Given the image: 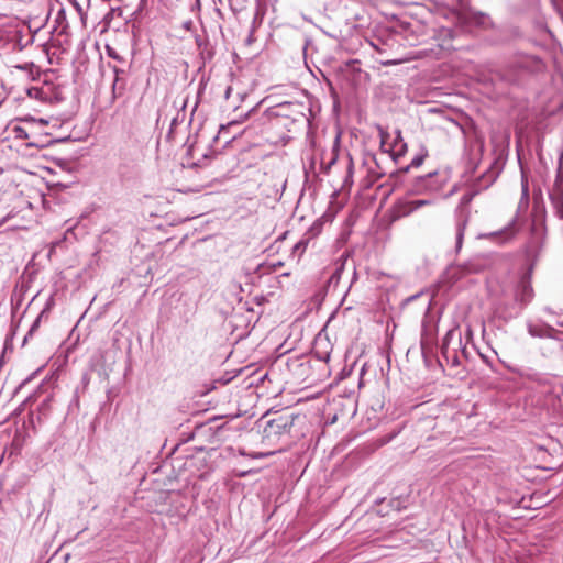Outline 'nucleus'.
<instances>
[{
	"label": "nucleus",
	"mask_w": 563,
	"mask_h": 563,
	"mask_svg": "<svg viewBox=\"0 0 563 563\" xmlns=\"http://www.w3.org/2000/svg\"><path fill=\"white\" fill-rule=\"evenodd\" d=\"M459 8L453 12L456 18L457 24L462 27H468L472 25L484 26L487 21V16L484 13L475 12L471 8L464 4L463 0H457Z\"/></svg>",
	"instance_id": "1"
},
{
	"label": "nucleus",
	"mask_w": 563,
	"mask_h": 563,
	"mask_svg": "<svg viewBox=\"0 0 563 563\" xmlns=\"http://www.w3.org/2000/svg\"><path fill=\"white\" fill-rule=\"evenodd\" d=\"M445 181L446 177L444 175H440L438 172H430L415 179L411 191L413 194H421L423 191H439L442 189Z\"/></svg>",
	"instance_id": "2"
},
{
	"label": "nucleus",
	"mask_w": 563,
	"mask_h": 563,
	"mask_svg": "<svg viewBox=\"0 0 563 563\" xmlns=\"http://www.w3.org/2000/svg\"><path fill=\"white\" fill-rule=\"evenodd\" d=\"M378 132L380 136V147L384 152H387L390 154L391 158L395 162H398L400 157H402L407 152V144L402 142L401 134L398 131L397 136L394 140V143L387 147V140L389 137V134L387 131H385L382 126H378Z\"/></svg>",
	"instance_id": "3"
},
{
	"label": "nucleus",
	"mask_w": 563,
	"mask_h": 563,
	"mask_svg": "<svg viewBox=\"0 0 563 563\" xmlns=\"http://www.w3.org/2000/svg\"><path fill=\"white\" fill-rule=\"evenodd\" d=\"M473 198V194H465L460 200L457 207V222H456V243L455 249L460 251L463 244L464 232L467 225V214H465V208L468 206Z\"/></svg>",
	"instance_id": "4"
},
{
	"label": "nucleus",
	"mask_w": 563,
	"mask_h": 563,
	"mask_svg": "<svg viewBox=\"0 0 563 563\" xmlns=\"http://www.w3.org/2000/svg\"><path fill=\"white\" fill-rule=\"evenodd\" d=\"M489 265V258L484 254H477L459 265V271L463 275L477 274L483 272Z\"/></svg>",
	"instance_id": "5"
},
{
	"label": "nucleus",
	"mask_w": 563,
	"mask_h": 563,
	"mask_svg": "<svg viewBox=\"0 0 563 563\" xmlns=\"http://www.w3.org/2000/svg\"><path fill=\"white\" fill-rule=\"evenodd\" d=\"M24 125H15L12 131L14 136L20 140H31L35 136L36 130L40 125L46 124L44 120L36 121L35 119H26L23 121Z\"/></svg>",
	"instance_id": "6"
},
{
	"label": "nucleus",
	"mask_w": 563,
	"mask_h": 563,
	"mask_svg": "<svg viewBox=\"0 0 563 563\" xmlns=\"http://www.w3.org/2000/svg\"><path fill=\"white\" fill-rule=\"evenodd\" d=\"M515 223H516V221L514 220L507 227H505L498 231L479 234L478 238L479 239H488V240L495 241L499 244H505V243L509 242L510 240H512L514 236L516 235L517 230L515 228Z\"/></svg>",
	"instance_id": "7"
},
{
	"label": "nucleus",
	"mask_w": 563,
	"mask_h": 563,
	"mask_svg": "<svg viewBox=\"0 0 563 563\" xmlns=\"http://www.w3.org/2000/svg\"><path fill=\"white\" fill-rule=\"evenodd\" d=\"M294 424V418L290 416H279L267 422L266 431L274 434H284L290 430Z\"/></svg>",
	"instance_id": "8"
},
{
	"label": "nucleus",
	"mask_w": 563,
	"mask_h": 563,
	"mask_svg": "<svg viewBox=\"0 0 563 563\" xmlns=\"http://www.w3.org/2000/svg\"><path fill=\"white\" fill-rule=\"evenodd\" d=\"M528 333L533 338L556 339L559 331L548 324H528Z\"/></svg>",
	"instance_id": "9"
},
{
	"label": "nucleus",
	"mask_w": 563,
	"mask_h": 563,
	"mask_svg": "<svg viewBox=\"0 0 563 563\" xmlns=\"http://www.w3.org/2000/svg\"><path fill=\"white\" fill-rule=\"evenodd\" d=\"M537 384L544 387L545 393H553L554 387L556 383L559 382L556 376L549 375V374H541V376H538Z\"/></svg>",
	"instance_id": "10"
},
{
	"label": "nucleus",
	"mask_w": 563,
	"mask_h": 563,
	"mask_svg": "<svg viewBox=\"0 0 563 563\" xmlns=\"http://www.w3.org/2000/svg\"><path fill=\"white\" fill-rule=\"evenodd\" d=\"M431 203L429 199H416L408 201L405 206L406 213H411L420 209L421 207L428 206Z\"/></svg>",
	"instance_id": "11"
},
{
	"label": "nucleus",
	"mask_w": 563,
	"mask_h": 563,
	"mask_svg": "<svg viewBox=\"0 0 563 563\" xmlns=\"http://www.w3.org/2000/svg\"><path fill=\"white\" fill-rule=\"evenodd\" d=\"M426 156H427V152H423V153L415 156L411 159V163L402 168V172L407 173L410 168H417V167L421 166L423 161H424V158H426Z\"/></svg>",
	"instance_id": "12"
},
{
	"label": "nucleus",
	"mask_w": 563,
	"mask_h": 563,
	"mask_svg": "<svg viewBox=\"0 0 563 563\" xmlns=\"http://www.w3.org/2000/svg\"><path fill=\"white\" fill-rule=\"evenodd\" d=\"M532 292H533V290L530 285H528V284L522 285L520 300L525 303L529 302L532 298Z\"/></svg>",
	"instance_id": "13"
},
{
	"label": "nucleus",
	"mask_w": 563,
	"mask_h": 563,
	"mask_svg": "<svg viewBox=\"0 0 563 563\" xmlns=\"http://www.w3.org/2000/svg\"><path fill=\"white\" fill-rule=\"evenodd\" d=\"M522 376H523L526 379L530 380V382H534V383H537V382H538V378H537V377H538V376H541V373H537V372H531V371H529V372H527V373L522 374Z\"/></svg>",
	"instance_id": "14"
},
{
	"label": "nucleus",
	"mask_w": 563,
	"mask_h": 563,
	"mask_svg": "<svg viewBox=\"0 0 563 563\" xmlns=\"http://www.w3.org/2000/svg\"><path fill=\"white\" fill-rule=\"evenodd\" d=\"M106 49H107V54H108V56H109L110 58H112V59H117V60H119V62H122L121 56L117 53V51H115L114 48H112V47H110V46H107V47H106Z\"/></svg>",
	"instance_id": "15"
},
{
	"label": "nucleus",
	"mask_w": 563,
	"mask_h": 563,
	"mask_svg": "<svg viewBox=\"0 0 563 563\" xmlns=\"http://www.w3.org/2000/svg\"><path fill=\"white\" fill-rule=\"evenodd\" d=\"M308 241L301 240L294 246V252H300L302 253L307 247Z\"/></svg>",
	"instance_id": "16"
},
{
	"label": "nucleus",
	"mask_w": 563,
	"mask_h": 563,
	"mask_svg": "<svg viewBox=\"0 0 563 563\" xmlns=\"http://www.w3.org/2000/svg\"><path fill=\"white\" fill-rule=\"evenodd\" d=\"M335 161H336V147L333 146L332 152H331V157L327 163L328 168H330L335 163Z\"/></svg>",
	"instance_id": "17"
},
{
	"label": "nucleus",
	"mask_w": 563,
	"mask_h": 563,
	"mask_svg": "<svg viewBox=\"0 0 563 563\" xmlns=\"http://www.w3.org/2000/svg\"><path fill=\"white\" fill-rule=\"evenodd\" d=\"M291 106H292L291 103H284V104L278 106V109H279L278 115H287L286 110L288 108H290Z\"/></svg>",
	"instance_id": "18"
},
{
	"label": "nucleus",
	"mask_w": 563,
	"mask_h": 563,
	"mask_svg": "<svg viewBox=\"0 0 563 563\" xmlns=\"http://www.w3.org/2000/svg\"><path fill=\"white\" fill-rule=\"evenodd\" d=\"M254 110H255V108L250 109V110L244 114V117H243V119H242L241 121L233 120V121H231V122L229 123V125H231V124H236V123L242 122L243 120L247 119Z\"/></svg>",
	"instance_id": "19"
},
{
	"label": "nucleus",
	"mask_w": 563,
	"mask_h": 563,
	"mask_svg": "<svg viewBox=\"0 0 563 563\" xmlns=\"http://www.w3.org/2000/svg\"><path fill=\"white\" fill-rule=\"evenodd\" d=\"M40 320H41V319H40V317H38V318L33 322V324H32V327H31V329H30V331H29V335H31V334L35 331V329H37V327H38V324H40Z\"/></svg>",
	"instance_id": "20"
},
{
	"label": "nucleus",
	"mask_w": 563,
	"mask_h": 563,
	"mask_svg": "<svg viewBox=\"0 0 563 563\" xmlns=\"http://www.w3.org/2000/svg\"><path fill=\"white\" fill-rule=\"evenodd\" d=\"M257 20H262V14L260 12V10H257L254 14V19H253V29L255 27V24L257 23Z\"/></svg>",
	"instance_id": "21"
},
{
	"label": "nucleus",
	"mask_w": 563,
	"mask_h": 563,
	"mask_svg": "<svg viewBox=\"0 0 563 563\" xmlns=\"http://www.w3.org/2000/svg\"><path fill=\"white\" fill-rule=\"evenodd\" d=\"M113 70H114L115 75L119 76V69L117 67H114ZM118 81H119V77H115V80L113 84V89H115Z\"/></svg>",
	"instance_id": "22"
},
{
	"label": "nucleus",
	"mask_w": 563,
	"mask_h": 563,
	"mask_svg": "<svg viewBox=\"0 0 563 563\" xmlns=\"http://www.w3.org/2000/svg\"><path fill=\"white\" fill-rule=\"evenodd\" d=\"M29 145H31V146H43L44 144H41V143H38L36 141H30Z\"/></svg>",
	"instance_id": "23"
},
{
	"label": "nucleus",
	"mask_w": 563,
	"mask_h": 563,
	"mask_svg": "<svg viewBox=\"0 0 563 563\" xmlns=\"http://www.w3.org/2000/svg\"><path fill=\"white\" fill-rule=\"evenodd\" d=\"M558 214L561 219H563V205L558 209Z\"/></svg>",
	"instance_id": "24"
},
{
	"label": "nucleus",
	"mask_w": 563,
	"mask_h": 563,
	"mask_svg": "<svg viewBox=\"0 0 563 563\" xmlns=\"http://www.w3.org/2000/svg\"><path fill=\"white\" fill-rule=\"evenodd\" d=\"M231 90H232L231 87L227 88V90H225V97L227 98H229Z\"/></svg>",
	"instance_id": "25"
},
{
	"label": "nucleus",
	"mask_w": 563,
	"mask_h": 563,
	"mask_svg": "<svg viewBox=\"0 0 563 563\" xmlns=\"http://www.w3.org/2000/svg\"><path fill=\"white\" fill-rule=\"evenodd\" d=\"M443 32H445V34L449 35V36H451V34H452L451 30H443Z\"/></svg>",
	"instance_id": "26"
},
{
	"label": "nucleus",
	"mask_w": 563,
	"mask_h": 563,
	"mask_svg": "<svg viewBox=\"0 0 563 563\" xmlns=\"http://www.w3.org/2000/svg\"><path fill=\"white\" fill-rule=\"evenodd\" d=\"M385 65L395 64V62H385Z\"/></svg>",
	"instance_id": "27"
},
{
	"label": "nucleus",
	"mask_w": 563,
	"mask_h": 563,
	"mask_svg": "<svg viewBox=\"0 0 563 563\" xmlns=\"http://www.w3.org/2000/svg\"><path fill=\"white\" fill-rule=\"evenodd\" d=\"M559 325L563 327V321H562V322H559Z\"/></svg>",
	"instance_id": "28"
}]
</instances>
